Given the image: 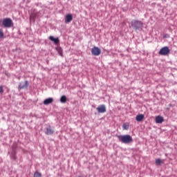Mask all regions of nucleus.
I'll return each mask as SVG.
<instances>
[{"label":"nucleus","mask_w":177,"mask_h":177,"mask_svg":"<svg viewBox=\"0 0 177 177\" xmlns=\"http://www.w3.org/2000/svg\"><path fill=\"white\" fill-rule=\"evenodd\" d=\"M118 138L119 139L120 142H121L123 144H130L133 142V138L132 136L127 134V135H119L118 136Z\"/></svg>","instance_id":"1"},{"label":"nucleus","mask_w":177,"mask_h":177,"mask_svg":"<svg viewBox=\"0 0 177 177\" xmlns=\"http://www.w3.org/2000/svg\"><path fill=\"white\" fill-rule=\"evenodd\" d=\"M131 26L135 30L142 29L143 23L141 21L133 20L131 21Z\"/></svg>","instance_id":"2"},{"label":"nucleus","mask_w":177,"mask_h":177,"mask_svg":"<svg viewBox=\"0 0 177 177\" xmlns=\"http://www.w3.org/2000/svg\"><path fill=\"white\" fill-rule=\"evenodd\" d=\"M170 53V49L168 46H165L161 48V50L159 51V55L161 56H166L168 55Z\"/></svg>","instance_id":"3"},{"label":"nucleus","mask_w":177,"mask_h":177,"mask_svg":"<svg viewBox=\"0 0 177 177\" xmlns=\"http://www.w3.org/2000/svg\"><path fill=\"white\" fill-rule=\"evenodd\" d=\"M3 26L6 28H10L12 26V20L9 18H6L2 21Z\"/></svg>","instance_id":"4"},{"label":"nucleus","mask_w":177,"mask_h":177,"mask_svg":"<svg viewBox=\"0 0 177 177\" xmlns=\"http://www.w3.org/2000/svg\"><path fill=\"white\" fill-rule=\"evenodd\" d=\"M91 53L93 56H99L101 54V50L97 46H94L91 49Z\"/></svg>","instance_id":"5"},{"label":"nucleus","mask_w":177,"mask_h":177,"mask_svg":"<svg viewBox=\"0 0 177 177\" xmlns=\"http://www.w3.org/2000/svg\"><path fill=\"white\" fill-rule=\"evenodd\" d=\"M97 111L100 113H104L106 111V108L104 104H101L97 107Z\"/></svg>","instance_id":"6"},{"label":"nucleus","mask_w":177,"mask_h":177,"mask_svg":"<svg viewBox=\"0 0 177 177\" xmlns=\"http://www.w3.org/2000/svg\"><path fill=\"white\" fill-rule=\"evenodd\" d=\"M28 87V82L26 80L25 82H21L19 85V89H26Z\"/></svg>","instance_id":"7"},{"label":"nucleus","mask_w":177,"mask_h":177,"mask_svg":"<svg viewBox=\"0 0 177 177\" xmlns=\"http://www.w3.org/2000/svg\"><path fill=\"white\" fill-rule=\"evenodd\" d=\"M164 121H165V119H164L163 116L157 115L156 117V122L157 124H162Z\"/></svg>","instance_id":"8"},{"label":"nucleus","mask_w":177,"mask_h":177,"mask_svg":"<svg viewBox=\"0 0 177 177\" xmlns=\"http://www.w3.org/2000/svg\"><path fill=\"white\" fill-rule=\"evenodd\" d=\"M73 21V15L71 14H68L65 17V23L68 24Z\"/></svg>","instance_id":"9"},{"label":"nucleus","mask_w":177,"mask_h":177,"mask_svg":"<svg viewBox=\"0 0 177 177\" xmlns=\"http://www.w3.org/2000/svg\"><path fill=\"white\" fill-rule=\"evenodd\" d=\"M49 39H50L51 41L54 42V44H55V45H59V38H58V37L55 38L53 36H50V37H49Z\"/></svg>","instance_id":"10"},{"label":"nucleus","mask_w":177,"mask_h":177,"mask_svg":"<svg viewBox=\"0 0 177 177\" xmlns=\"http://www.w3.org/2000/svg\"><path fill=\"white\" fill-rule=\"evenodd\" d=\"M54 100L53 97H48L44 101V105H49L53 102Z\"/></svg>","instance_id":"11"},{"label":"nucleus","mask_w":177,"mask_h":177,"mask_svg":"<svg viewBox=\"0 0 177 177\" xmlns=\"http://www.w3.org/2000/svg\"><path fill=\"white\" fill-rule=\"evenodd\" d=\"M45 133L48 136L53 135L54 133V130L50 128V127L46 129Z\"/></svg>","instance_id":"12"},{"label":"nucleus","mask_w":177,"mask_h":177,"mask_svg":"<svg viewBox=\"0 0 177 177\" xmlns=\"http://www.w3.org/2000/svg\"><path fill=\"white\" fill-rule=\"evenodd\" d=\"M145 118V115L143 114H139L136 116V120L138 122H142Z\"/></svg>","instance_id":"13"},{"label":"nucleus","mask_w":177,"mask_h":177,"mask_svg":"<svg viewBox=\"0 0 177 177\" xmlns=\"http://www.w3.org/2000/svg\"><path fill=\"white\" fill-rule=\"evenodd\" d=\"M57 51L61 57H63V50L60 46L56 48Z\"/></svg>","instance_id":"14"},{"label":"nucleus","mask_w":177,"mask_h":177,"mask_svg":"<svg viewBox=\"0 0 177 177\" xmlns=\"http://www.w3.org/2000/svg\"><path fill=\"white\" fill-rule=\"evenodd\" d=\"M60 102L61 103H66L67 102V97H66V95H62L60 98Z\"/></svg>","instance_id":"15"},{"label":"nucleus","mask_w":177,"mask_h":177,"mask_svg":"<svg viewBox=\"0 0 177 177\" xmlns=\"http://www.w3.org/2000/svg\"><path fill=\"white\" fill-rule=\"evenodd\" d=\"M156 163L157 165H160V164L164 163V160H161L160 158H157L156 160Z\"/></svg>","instance_id":"16"},{"label":"nucleus","mask_w":177,"mask_h":177,"mask_svg":"<svg viewBox=\"0 0 177 177\" xmlns=\"http://www.w3.org/2000/svg\"><path fill=\"white\" fill-rule=\"evenodd\" d=\"M34 177H41V174L38 171H36L34 174Z\"/></svg>","instance_id":"17"},{"label":"nucleus","mask_w":177,"mask_h":177,"mask_svg":"<svg viewBox=\"0 0 177 177\" xmlns=\"http://www.w3.org/2000/svg\"><path fill=\"white\" fill-rule=\"evenodd\" d=\"M122 128L124 130H127L129 129V125L127 123H124Z\"/></svg>","instance_id":"18"},{"label":"nucleus","mask_w":177,"mask_h":177,"mask_svg":"<svg viewBox=\"0 0 177 177\" xmlns=\"http://www.w3.org/2000/svg\"><path fill=\"white\" fill-rule=\"evenodd\" d=\"M4 37V34L3 32V30L0 28V39H3Z\"/></svg>","instance_id":"19"},{"label":"nucleus","mask_w":177,"mask_h":177,"mask_svg":"<svg viewBox=\"0 0 177 177\" xmlns=\"http://www.w3.org/2000/svg\"><path fill=\"white\" fill-rule=\"evenodd\" d=\"M3 93V87L2 86H0V94Z\"/></svg>","instance_id":"20"},{"label":"nucleus","mask_w":177,"mask_h":177,"mask_svg":"<svg viewBox=\"0 0 177 177\" xmlns=\"http://www.w3.org/2000/svg\"><path fill=\"white\" fill-rule=\"evenodd\" d=\"M78 177H83V176H78Z\"/></svg>","instance_id":"21"}]
</instances>
